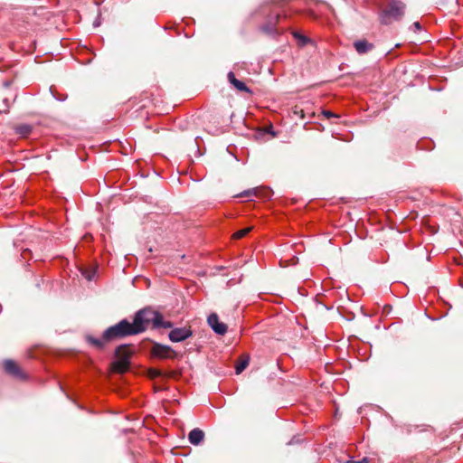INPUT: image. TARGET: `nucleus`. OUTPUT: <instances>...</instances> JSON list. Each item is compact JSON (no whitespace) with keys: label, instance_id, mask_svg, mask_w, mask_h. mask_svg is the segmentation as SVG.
<instances>
[{"label":"nucleus","instance_id":"f257e3e1","mask_svg":"<svg viewBox=\"0 0 463 463\" xmlns=\"http://www.w3.org/2000/svg\"><path fill=\"white\" fill-rule=\"evenodd\" d=\"M133 324L138 334L145 332L150 325L155 329L171 328L173 326L172 322L165 321L163 315L150 307L136 312Z\"/></svg>","mask_w":463,"mask_h":463},{"label":"nucleus","instance_id":"f03ea898","mask_svg":"<svg viewBox=\"0 0 463 463\" xmlns=\"http://www.w3.org/2000/svg\"><path fill=\"white\" fill-rule=\"evenodd\" d=\"M136 335H138V333L133 322L131 323L128 319H122L118 324L109 326L103 332V339L110 342L115 339Z\"/></svg>","mask_w":463,"mask_h":463},{"label":"nucleus","instance_id":"7ed1b4c3","mask_svg":"<svg viewBox=\"0 0 463 463\" xmlns=\"http://www.w3.org/2000/svg\"><path fill=\"white\" fill-rule=\"evenodd\" d=\"M406 5L401 0H387L385 7L380 14L382 24H390L392 21H400L405 14Z\"/></svg>","mask_w":463,"mask_h":463},{"label":"nucleus","instance_id":"20e7f679","mask_svg":"<svg viewBox=\"0 0 463 463\" xmlns=\"http://www.w3.org/2000/svg\"><path fill=\"white\" fill-rule=\"evenodd\" d=\"M118 360L113 363L114 370L118 373H123L128 370L129 365V358L131 352L129 351V345H121L116 348L115 351Z\"/></svg>","mask_w":463,"mask_h":463},{"label":"nucleus","instance_id":"39448f33","mask_svg":"<svg viewBox=\"0 0 463 463\" xmlns=\"http://www.w3.org/2000/svg\"><path fill=\"white\" fill-rule=\"evenodd\" d=\"M151 354L159 359L175 358L177 355L176 352L171 346L156 342H154L152 345Z\"/></svg>","mask_w":463,"mask_h":463},{"label":"nucleus","instance_id":"423d86ee","mask_svg":"<svg viewBox=\"0 0 463 463\" xmlns=\"http://www.w3.org/2000/svg\"><path fill=\"white\" fill-rule=\"evenodd\" d=\"M192 335L193 331L190 327H176L169 332L168 338L174 343H178L188 339Z\"/></svg>","mask_w":463,"mask_h":463},{"label":"nucleus","instance_id":"0eeeda50","mask_svg":"<svg viewBox=\"0 0 463 463\" xmlns=\"http://www.w3.org/2000/svg\"><path fill=\"white\" fill-rule=\"evenodd\" d=\"M207 322L215 334L220 335H223L226 334L228 327L224 323L219 320V317L217 314L212 313L211 315H209Z\"/></svg>","mask_w":463,"mask_h":463},{"label":"nucleus","instance_id":"6e6552de","mask_svg":"<svg viewBox=\"0 0 463 463\" xmlns=\"http://www.w3.org/2000/svg\"><path fill=\"white\" fill-rule=\"evenodd\" d=\"M4 368L8 374L16 379L24 380L26 378L25 373L13 360H5L4 362Z\"/></svg>","mask_w":463,"mask_h":463},{"label":"nucleus","instance_id":"1a4fd4ad","mask_svg":"<svg viewBox=\"0 0 463 463\" xmlns=\"http://www.w3.org/2000/svg\"><path fill=\"white\" fill-rule=\"evenodd\" d=\"M279 20V14H272L269 15L266 23L260 26V30L267 34L275 35L277 33L276 24Z\"/></svg>","mask_w":463,"mask_h":463},{"label":"nucleus","instance_id":"9d476101","mask_svg":"<svg viewBox=\"0 0 463 463\" xmlns=\"http://www.w3.org/2000/svg\"><path fill=\"white\" fill-rule=\"evenodd\" d=\"M240 196L247 197L251 200V197L260 196L264 199L271 197V191L266 188H252L242 192Z\"/></svg>","mask_w":463,"mask_h":463},{"label":"nucleus","instance_id":"9b49d317","mask_svg":"<svg viewBox=\"0 0 463 463\" xmlns=\"http://www.w3.org/2000/svg\"><path fill=\"white\" fill-rule=\"evenodd\" d=\"M354 47L357 53L365 54L371 52L374 45L372 43H369L367 40H358L354 43Z\"/></svg>","mask_w":463,"mask_h":463},{"label":"nucleus","instance_id":"f8f14e48","mask_svg":"<svg viewBox=\"0 0 463 463\" xmlns=\"http://www.w3.org/2000/svg\"><path fill=\"white\" fill-rule=\"evenodd\" d=\"M227 78L229 82L238 90L244 91L247 93L251 92V90L246 86V84L243 81L236 79L235 74L232 71H230L228 73Z\"/></svg>","mask_w":463,"mask_h":463},{"label":"nucleus","instance_id":"ddd939ff","mask_svg":"<svg viewBox=\"0 0 463 463\" xmlns=\"http://www.w3.org/2000/svg\"><path fill=\"white\" fill-rule=\"evenodd\" d=\"M203 439L204 432L198 428L192 430L188 434L189 442L195 446L200 445Z\"/></svg>","mask_w":463,"mask_h":463},{"label":"nucleus","instance_id":"4468645a","mask_svg":"<svg viewBox=\"0 0 463 463\" xmlns=\"http://www.w3.org/2000/svg\"><path fill=\"white\" fill-rule=\"evenodd\" d=\"M85 339L90 345L96 347L97 349H102L105 345V343L108 342L107 340L103 339V336L101 338H96L90 335H86Z\"/></svg>","mask_w":463,"mask_h":463},{"label":"nucleus","instance_id":"2eb2a0df","mask_svg":"<svg viewBox=\"0 0 463 463\" xmlns=\"http://www.w3.org/2000/svg\"><path fill=\"white\" fill-rule=\"evenodd\" d=\"M32 131V127L28 124H22L15 128V132L23 137L28 136Z\"/></svg>","mask_w":463,"mask_h":463},{"label":"nucleus","instance_id":"dca6fc26","mask_svg":"<svg viewBox=\"0 0 463 463\" xmlns=\"http://www.w3.org/2000/svg\"><path fill=\"white\" fill-rule=\"evenodd\" d=\"M248 364H249V357H245L244 359H241L240 362H238L235 364L236 374L241 373L245 370V368L248 366Z\"/></svg>","mask_w":463,"mask_h":463},{"label":"nucleus","instance_id":"f3484780","mask_svg":"<svg viewBox=\"0 0 463 463\" xmlns=\"http://www.w3.org/2000/svg\"><path fill=\"white\" fill-rule=\"evenodd\" d=\"M293 35L298 41V43L301 46H305L310 41L307 36L302 35L301 33L297 32L294 33Z\"/></svg>","mask_w":463,"mask_h":463},{"label":"nucleus","instance_id":"a211bd4d","mask_svg":"<svg viewBox=\"0 0 463 463\" xmlns=\"http://www.w3.org/2000/svg\"><path fill=\"white\" fill-rule=\"evenodd\" d=\"M250 231H251V228H250V227H248V228H244V229L239 230V231H237V232L233 234V238H234V239H241V238H243L244 236H246V235H247Z\"/></svg>","mask_w":463,"mask_h":463},{"label":"nucleus","instance_id":"6ab92c4d","mask_svg":"<svg viewBox=\"0 0 463 463\" xmlns=\"http://www.w3.org/2000/svg\"><path fill=\"white\" fill-rule=\"evenodd\" d=\"M82 275L88 279L91 280L95 276V270H83Z\"/></svg>","mask_w":463,"mask_h":463},{"label":"nucleus","instance_id":"aec40b11","mask_svg":"<svg viewBox=\"0 0 463 463\" xmlns=\"http://www.w3.org/2000/svg\"><path fill=\"white\" fill-rule=\"evenodd\" d=\"M323 115L325 117H326L327 118H338V116L336 114H335L334 112H331L329 110H324L323 111Z\"/></svg>","mask_w":463,"mask_h":463},{"label":"nucleus","instance_id":"412c9836","mask_svg":"<svg viewBox=\"0 0 463 463\" xmlns=\"http://www.w3.org/2000/svg\"><path fill=\"white\" fill-rule=\"evenodd\" d=\"M368 462H369L368 458H364L361 460L349 459L345 463H368Z\"/></svg>","mask_w":463,"mask_h":463},{"label":"nucleus","instance_id":"4be33fe9","mask_svg":"<svg viewBox=\"0 0 463 463\" xmlns=\"http://www.w3.org/2000/svg\"><path fill=\"white\" fill-rule=\"evenodd\" d=\"M411 28L417 32V31H420L421 30V25L419 22H414L411 25Z\"/></svg>","mask_w":463,"mask_h":463},{"label":"nucleus","instance_id":"5701e85b","mask_svg":"<svg viewBox=\"0 0 463 463\" xmlns=\"http://www.w3.org/2000/svg\"><path fill=\"white\" fill-rule=\"evenodd\" d=\"M53 97L57 99V100H60V101H63L65 99V97L61 96V95H59V96H56L55 94H52Z\"/></svg>","mask_w":463,"mask_h":463},{"label":"nucleus","instance_id":"b1692460","mask_svg":"<svg viewBox=\"0 0 463 463\" xmlns=\"http://www.w3.org/2000/svg\"><path fill=\"white\" fill-rule=\"evenodd\" d=\"M4 103L5 105L6 109L9 108V103L7 99H4Z\"/></svg>","mask_w":463,"mask_h":463},{"label":"nucleus","instance_id":"393cba45","mask_svg":"<svg viewBox=\"0 0 463 463\" xmlns=\"http://www.w3.org/2000/svg\"><path fill=\"white\" fill-rule=\"evenodd\" d=\"M99 22L95 21V22H94V26H99Z\"/></svg>","mask_w":463,"mask_h":463}]
</instances>
